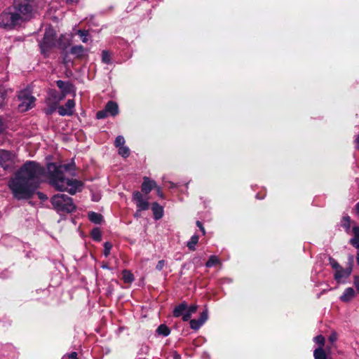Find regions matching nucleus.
<instances>
[{
    "label": "nucleus",
    "instance_id": "1",
    "mask_svg": "<svg viewBox=\"0 0 359 359\" xmlns=\"http://www.w3.org/2000/svg\"><path fill=\"white\" fill-rule=\"evenodd\" d=\"M44 173L45 169L39 163L32 161L25 162L8 182L14 197L18 200L32 198L39 187Z\"/></svg>",
    "mask_w": 359,
    "mask_h": 359
},
{
    "label": "nucleus",
    "instance_id": "2",
    "mask_svg": "<svg viewBox=\"0 0 359 359\" xmlns=\"http://www.w3.org/2000/svg\"><path fill=\"white\" fill-rule=\"evenodd\" d=\"M36 0H13L0 13V28L13 30L30 20L36 13Z\"/></svg>",
    "mask_w": 359,
    "mask_h": 359
},
{
    "label": "nucleus",
    "instance_id": "3",
    "mask_svg": "<svg viewBox=\"0 0 359 359\" xmlns=\"http://www.w3.org/2000/svg\"><path fill=\"white\" fill-rule=\"evenodd\" d=\"M64 172H71L72 176H75V164L69 163L62 165L49 163L48 165V180L50 185L59 191H67L72 195L81 191L83 184L76 179L65 177Z\"/></svg>",
    "mask_w": 359,
    "mask_h": 359
},
{
    "label": "nucleus",
    "instance_id": "4",
    "mask_svg": "<svg viewBox=\"0 0 359 359\" xmlns=\"http://www.w3.org/2000/svg\"><path fill=\"white\" fill-rule=\"evenodd\" d=\"M50 201L55 210L57 212L71 213L75 211L76 208L72 198L65 194H55L51 198Z\"/></svg>",
    "mask_w": 359,
    "mask_h": 359
},
{
    "label": "nucleus",
    "instance_id": "5",
    "mask_svg": "<svg viewBox=\"0 0 359 359\" xmlns=\"http://www.w3.org/2000/svg\"><path fill=\"white\" fill-rule=\"evenodd\" d=\"M353 256L349 257V266L344 269L334 259L330 257V264L334 270V278L338 283H345L352 272Z\"/></svg>",
    "mask_w": 359,
    "mask_h": 359
},
{
    "label": "nucleus",
    "instance_id": "6",
    "mask_svg": "<svg viewBox=\"0 0 359 359\" xmlns=\"http://www.w3.org/2000/svg\"><path fill=\"white\" fill-rule=\"evenodd\" d=\"M55 47H56V33L53 28H46L43 37L39 42L41 53L44 57H48L50 50Z\"/></svg>",
    "mask_w": 359,
    "mask_h": 359
},
{
    "label": "nucleus",
    "instance_id": "7",
    "mask_svg": "<svg viewBox=\"0 0 359 359\" xmlns=\"http://www.w3.org/2000/svg\"><path fill=\"white\" fill-rule=\"evenodd\" d=\"M29 88L21 90L18 92V99L20 102L18 109L20 111H27L34 106L35 97L32 95Z\"/></svg>",
    "mask_w": 359,
    "mask_h": 359
},
{
    "label": "nucleus",
    "instance_id": "8",
    "mask_svg": "<svg viewBox=\"0 0 359 359\" xmlns=\"http://www.w3.org/2000/svg\"><path fill=\"white\" fill-rule=\"evenodd\" d=\"M15 163V154L6 150L0 151V166L6 170L11 169Z\"/></svg>",
    "mask_w": 359,
    "mask_h": 359
},
{
    "label": "nucleus",
    "instance_id": "9",
    "mask_svg": "<svg viewBox=\"0 0 359 359\" xmlns=\"http://www.w3.org/2000/svg\"><path fill=\"white\" fill-rule=\"evenodd\" d=\"M133 200L135 202L137 208L135 215H137L139 212L147 210L149 209V202L147 201V200L143 198V196L140 191H137L133 193Z\"/></svg>",
    "mask_w": 359,
    "mask_h": 359
},
{
    "label": "nucleus",
    "instance_id": "10",
    "mask_svg": "<svg viewBox=\"0 0 359 359\" xmlns=\"http://www.w3.org/2000/svg\"><path fill=\"white\" fill-rule=\"evenodd\" d=\"M208 311L205 309L201 314L198 319H192L190 320V327L192 330H198L208 320Z\"/></svg>",
    "mask_w": 359,
    "mask_h": 359
},
{
    "label": "nucleus",
    "instance_id": "11",
    "mask_svg": "<svg viewBox=\"0 0 359 359\" xmlns=\"http://www.w3.org/2000/svg\"><path fill=\"white\" fill-rule=\"evenodd\" d=\"M75 102L73 100H68L65 106H59L58 114L60 116H71L73 114Z\"/></svg>",
    "mask_w": 359,
    "mask_h": 359
},
{
    "label": "nucleus",
    "instance_id": "12",
    "mask_svg": "<svg viewBox=\"0 0 359 359\" xmlns=\"http://www.w3.org/2000/svg\"><path fill=\"white\" fill-rule=\"evenodd\" d=\"M64 94L57 91L55 89H51L48 92V97L46 100L53 103L59 104V103L65 98Z\"/></svg>",
    "mask_w": 359,
    "mask_h": 359
},
{
    "label": "nucleus",
    "instance_id": "13",
    "mask_svg": "<svg viewBox=\"0 0 359 359\" xmlns=\"http://www.w3.org/2000/svg\"><path fill=\"white\" fill-rule=\"evenodd\" d=\"M56 84L61 90L60 93L64 94L65 97L72 91L73 88L72 84L69 81L58 80L56 81Z\"/></svg>",
    "mask_w": 359,
    "mask_h": 359
},
{
    "label": "nucleus",
    "instance_id": "14",
    "mask_svg": "<svg viewBox=\"0 0 359 359\" xmlns=\"http://www.w3.org/2000/svg\"><path fill=\"white\" fill-rule=\"evenodd\" d=\"M156 184L155 181L149 180V178L144 177V181L142 184V191L144 194H149L155 187Z\"/></svg>",
    "mask_w": 359,
    "mask_h": 359
},
{
    "label": "nucleus",
    "instance_id": "15",
    "mask_svg": "<svg viewBox=\"0 0 359 359\" xmlns=\"http://www.w3.org/2000/svg\"><path fill=\"white\" fill-rule=\"evenodd\" d=\"M104 109L109 116H115L118 114V106L117 103L114 101H109Z\"/></svg>",
    "mask_w": 359,
    "mask_h": 359
},
{
    "label": "nucleus",
    "instance_id": "16",
    "mask_svg": "<svg viewBox=\"0 0 359 359\" xmlns=\"http://www.w3.org/2000/svg\"><path fill=\"white\" fill-rule=\"evenodd\" d=\"M187 310V304L183 302L174 308L172 315L175 318H179L182 316Z\"/></svg>",
    "mask_w": 359,
    "mask_h": 359
},
{
    "label": "nucleus",
    "instance_id": "17",
    "mask_svg": "<svg viewBox=\"0 0 359 359\" xmlns=\"http://www.w3.org/2000/svg\"><path fill=\"white\" fill-rule=\"evenodd\" d=\"M355 295V292L352 287L346 288L340 297L343 302H349Z\"/></svg>",
    "mask_w": 359,
    "mask_h": 359
},
{
    "label": "nucleus",
    "instance_id": "18",
    "mask_svg": "<svg viewBox=\"0 0 359 359\" xmlns=\"http://www.w3.org/2000/svg\"><path fill=\"white\" fill-rule=\"evenodd\" d=\"M151 210L155 219H160L163 215V209L158 203H154L151 205Z\"/></svg>",
    "mask_w": 359,
    "mask_h": 359
},
{
    "label": "nucleus",
    "instance_id": "19",
    "mask_svg": "<svg viewBox=\"0 0 359 359\" xmlns=\"http://www.w3.org/2000/svg\"><path fill=\"white\" fill-rule=\"evenodd\" d=\"M70 53L76 57H82L84 55L85 48L81 45L74 46L71 48Z\"/></svg>",
    "mask_w": 359,
    "mask_h": 359
},
{
    "label": "nucleus",
    "instance_id": "20",
    "mask_svg": "<svg viewBox=\"0 0 359 359\" xmlns=\"http://www.w3.org/2000/svg\"><path fill=\"white\" fill-rule=\"evenodd\" d=\"M88 219L90 222H92L94 224H100L102 221V216L101 214L95 212H90L88 213Z\"/></svg>",
    "mask_w": 359,
    "mask_h": 359
},
{
    "label": "nucleus",
    "instance_id": "21",
    "mask_svg": "<svg viewBox=\"0 0 359 359\" xmlns=\"http://www.w3.org/2000/svg\"><path fill=\"white\" fill-rule=\"evenodd\" d=\"M46 103L47 104V107L44 109V111L47 115L52 114L57 109H58L59 104L53 103L49 101L46 100Z\"/></svg>",
    "mask_w": 359,
    "mask_h": 359
},
{
    "label": "nucleus",
    "instance_id": "22",
    "mask_svg": "<svg viewBox=\"0 0 359 359\" xmlns=\"http://www.w3.org/2000/svg\"><path fill=\"white\" fill-rule=\"evenodd\" d=\"M198 240H199L198 236H197L196 234L193 235L191 237L190 240L187 242V248L190 250L194 251L196 250V245L198 243Z\"/></svg>",
    "mask_w": 359,
    "mask_h": 359
},
{
    "label": "nucleus",
    "instance_id": "23",
    "mask_svg": "<svg viewBox=\"0 0 359 359\" xmlns=\"http://www.w3.org/2000/svg\"><path fill=\"white\" fill-rule=\"evenodd\" d=\"M156 332L158 333V334L159 335H161V336H163V337H167L170 334V328L165 325V324H161L160 325L157 330H156Z\"/></svg>",
    "mask_w": 359,
    "mask_h": 359
},
{
    "label": "nucleus",
    "instance_id": "24",
    "mask_svg": "<svg viewBox=\"0 0 359 359\" xmlns=\"http://www.w3.org/2000/svg\"><path fill=\"white\" fill-rule=\"evenodd\" d=\"M313 356L315 359H327L325 351L321 347H318L314 350Z\"/></svg>",
    "mask_w": 359,
    "mask_h": 359
},
{
    "label": "nucleus",
    "instance_id": "25",
    "mask_svg": "<svg viewBox=\"0 0 359 359\" xmlns=\"http://www.w3.org/2000/svg\"><path fill=\"white\" fill-rule=\"evenodd\" d=\"M123 275V280L126 283H130L134 280V276L133 274L128 270H123L122 272Z\"/></svg>",
    "mask_w": 359,
    "mask_h": 359
},
{
    "label": "nucleus",
    "instance_id": "26",
    "mask_svg": "<svg viewBox=\"0 0 359 359\" xmlns=\"http://www.w3.org/2000/svg\"><path fill=\"white\" fill-rule=\"evenodd\" d=\"M219 263V258L215 255H211L205 263V266L208 268L212 267Z\"/></svg>",
    "mask_w": 359,
    "mask_h": 359
},
{
    "label": "nucleus",
    "instance_id": "27",
    "mask_svg": "<svg viewBox=\"0 0 359 359\" xmlns=\"http://www.w3.org/2000/svg\"><path fill=\"white\" fill-rule=\"evenodd\" d=\"M91 237L94 241H100L102 239V233L100 229H93L91 231Z\"/></svg>",
    "mask_w": 359,
    "mask_h": 359
},
{
    "label": "nucleus",
    "instance_id": "28",
    "mask_svg": "<svg viewBox=\"0 0 359 359\" xmlns=\"http://www.w3.org/2000/svg\"><path fill=\"white\" fill-rule=\"evenodd\" d=\"M65 36L64 35H60L59 39H56V46L58 47L61 50H65L67 48V45L63 42Z\"/></svg>",
    "mask_w": 359,
    "mask_h": 359
},
{
    "label": "nucleus",
    "instance_id": "29",
    "mask_svg": "<svg viewBox=\"0 0 359 359\" xmlns=\"http://www.w3.org/2000/svg\"><path fill=\"white\" fill-rule=\"evenodd\" d=\"M118 154L123 158H127L130 155V149L126 146H122L118 147Z\"/></svg>",
    "mask_w": 359,
    "mask_h": 359
},
{
    "label": "nucleus",
    "instance_id": "30",
    "mask_svg": "<svg viewBox=\"0 0 359 359\" xmlns=\"http://www.w3.org/2000/svg\"><path fill=\"white\" fill-rule=\"evenodd\" d=\"M102 61L105 64L111 63V55L107 50L102 52Z\"/></svg>",
    "mask_w": 359,
    "mask_h": 359
},
{
    "label": "nucleus",
    "instance_id": "31",
    "mask_svg": "<svg viewBox=\"0 0 359 359\" xmlns=\"http://www.w3.org/2000/svg\"><path fill=\"white\" fill-rule=\"evenodd\" d=\"M342 226L344 228L346 229V231H348L351 227V218L349 216L346 215L343 217L342 220Z\"/></svg>",
    "mask_w": 359,
    "mask_h": 359
},
{
    "label": "nucleus",
    "instance_id": "32",
    "mask_svg": "<svg viewBox=\"0 0 359 359\" xmlns=\"http://www.w3.org/2000/svg\"><path fill=\"white\" fill-rule=\"evenodd\" d=\"M111 248H112V245L111 243H109V242L104 243L103 253H104V255L105 257H107L109 255Z\"/></svg>",
    "mask_w": 359,
    "mask_h": 359
},
{
    "label": "nucleus",
    "instance_id": "33",
    "mask_svg": "<svg viewBox=\"0 0 359 359\" xmlns=\"http://www.w3.org/2000/svg\"><path fill=\"white\" fill-rule=\"evenodd\" d=\"M6 98V90L4 87H0V107L3 106Z\"/></svg>",
    "mask_w": 359,
    "mask_h": 359
},
{
    "label": "nucleus",
    "instance_id": "34",
    "mask_svg": "<svg viewBox=\"0 0 359 359\" xmlns=\"http://www.w3.org/2000/svg\"><path fill=\"white\" fill-rule=\"evenodd\" d=\"M125 144V139L123 136L118 135L116 137L114 141V145L116 147L118 148L120 147L123 146Z\"/></svg>",
    "mask_w": 359,
    "mask_h": 359
},
{
    "label": "nucleus",
    "instance_id": "35",
    "mask_svg": "<svg viewBox=\"0 0 359 359\" xmlns=\"http://www.w3.org/2000/svg\"><path fill=\"white\" fill-rule=\"evenodd\" d=\"M78 34L81 36V41L83 43H86L88 41V32L87 30L79 29L78 31Z\"/></svg>",
    "mask_w": 359,
    "mask_h": 359
},
{
    "label": "nucleus",
    "instance_id": "36",
    "mask_svg": "<svg viewBox=\"0 0 359 359\" xmlns=\"http://www.w3.org/2000/svg\"><path fill=\"white\" fill-rule=\"evenodd\" d=\"M314 341L319 345V347L323 348L325 344V338L322 335H318L314 338Z\"/></svg>",
    "mask_w": 359,
    "mask_h": 359
},
{
    "label": "nucleus",
    "instance_id": "37",
    "mask_svg": "<svg viewBox=\"0 0 359 359\" xmlns=\"http://www.w3.org/2000/svg\"><path fill=\"white\" fill-rule=\"evenodd\" d=\"M109 115L108 114L105 109L101 111H98L96 114V118L97 119H103L107 117Z\"/></svg>",
    "mask_w": 359,
    "mask_h": 359
},
{
    "label": "nucleus",
    "instance_id": "38",
    "mask_svg": "<svg viewBox=\"0 0 359 359\" xmlns=\"http://www.w3.org/2000/svg\"><path fill=\"white\" fill-rule=\"evenodd\" d=\"M63 359H79L77 357V353L75 351H73L70 353L65 354L63 356Z\"/></svg>",
    "mask_w": 359,
    "mask_h": 359
},
{
    "label": "nucleus",
    "instance_id": "39",
    "mask_svg": "<svg viewBox=\"0 0 359 359\" xmlns=\"http://www.w3.org/2000/svg\"><path fill=\"white\" fill-rule=\"evenodd\" d=\"M350 243L357 249H359V238L353 237L350 240Z\"/></svg>",
    "mask_w": 359,
    "mask_h": 359
},
{
    "label": "nucleus",
    "instance_id": "40",
    "mask_svg": "<svg viewBox=\"0 0 359 359\" xmlns=\"http://www.w3.org/2000/svg\"><path fill=\"white\" fill-rule=\"evenodd\" d=\"M198 306L195 304L191 305L190 306H187V311L190 313L191 315L195 313L197 311Z\"/></svg>",
    "mask_w": 359,
    "mask_h": 359
},
{
    "label": "nucleus",
    "instance_id": "41",
    "mask_svg": "<svg viewBox=\"0 0 359 359\" xmlns=\"http://www.w3.org/2000/svg\"><path fill=\"white\" fill-rule=\"evenodd\" d=\"M165 264V260L162 259V260H160L158 261V262L156 264V269L158 270V271H161L163 269V268L164 267Z\"/></svg>",
    "mask_w": 359,
    "mask_h": 359
},
{
    "label": "nucleus",
    "instance_id": "42",
    "mask_svg": "<svg viewBox=\"0 0 359 359\" xmlns=\"http://www.w3.org/2000/svg\"><path fill=\"white\" fill-rule=\"evenodd\" d=\"M191 314L190 313H189L187 311H186L184 314L182 316V319L183 321H188L190 320L191 317Z\"/></svg>",
    "mask_w": 359,
    "mask_h": 359
},
{
    "label": "nucleus",
    "instance_id": "43",
    "mask_svg": "<svg viewBox=\"0 0 359 359\" xmlns=\"http://www.w3.org/2000/svg\"><path fill=\"white\" fill-rule=\"evenodd\" d=\"M352 231L354 234V237L359 238V226H353Z\"/></svg>",
    "mask_w": 359,
    "mask_h": 359
},
{
    "label": "nucleus",
    "instance_id": "44",
    "mask_svg": "<svg viewBox=\"0 0 359 359\" xmlns=\"http://www.w3.org/2000/svg\"><path fill=\"white\" fill-rule=\"evenodd\" d=\"M353 283H354V285L356 288V290L358 291L359 292V276H355L354 277V281H353Z\"/></svg>",
    "mask_w": 359,
    "mask_h": 359
},
{
    "label": "nucleus",
    "instance_id": "45",
    "mask_svg": "<svg viewBox=\"0 0 359 359\" xmlns=\"http://www.w3.org/2000/svg\"><path fill=\"white\" fill-rule=\"evenodd\" d=\"M196 226L200 229V230L202 231L203 234L205 233V230L203 226V224L200 221L196 222Z\"/></svg>",
    "mask_w": 359,
    "mask_h": 359
},
{
    "label": "nucleus",
    "instance_id": "46",
    "mask_svg": "<svg viewBox=\"0 0 359 359\" xmlns=\"http://www.w3.org/2000/svg\"><path fill=\"white\" fill-rule=\"evenodd\" d=\"M337 334L335 333H333L332 334L330 337H329V341L332 343H334L337 341Z\"/></svg>",
    "mask_w": 359,
    "mask_h": 359
},
{
    "label": "nucleus",
    "instance_id": "47",
    "mask_svg": "<svg viewBox=\"0 0 359 359\" xmlns=\"http://www.w3.org/2000/svg\"><path fill=\"white\" fill-rule=\"evenodd\" d=\"M37 195L39 196V198L41 199V200H45V199H47V197L46 196L41 193V192H37Z\"/></svg>",
    "mask_w": 359,
    "mask_h": 359
},
{
    "label": "nucleus",
    "instance_id": "48",
    "mask_svg": "<svg viewBox=\"0 0 359 359\" xmlns=\"http://www.w3.org/2000/svg\"><path fill=\"white\" fill-rule=\"evenodd\" d=\"M355 148L359 150V135L355 139Z\"/></svg>",
    "mask_w": 359,
    "mask_h": 359
},
{
    "label": "nucleus",
    "instance_id": "49",
    "mask_svg": "<svg viewBox=\"0 0 359 359\" xmlns=\"http://www.w3.org/2000/svg\"><path fill=\"white\" fill-rule=\"evenodd\" d=\"M3 130H4V123H3L2 118L0 117V133L3 131Z\"/></svg>",
    "mask_w": 359,
    "mask_h": 359
},
{
    "label": "nucleus",
    "instance_id": "50",
    "mask_svg": "<svg viewBox=\"0 0 359 359\" xmlns=\"http://www.w3.org/2000/svg\"><path fill=\"white\" fill-rule=\"evenodd\" d=\"M173 358L174 359H181V355L179 353H177V352H175L173 354Z\"/></svg>",
    "mask_w": 359,
    "mask_h": 359
},
{
    "label": "nucleus",
    "instance_id": "51",
    "mask_svg": "<svg viewBox=\"0 0 359 359\" xmlns=\"http://www.w3.org/2000/svg\"><path fill=\"white\" fill-rule=\"evenodd\" d=\"M355 210L357 213L359 215V202L355 205Z\"/></svg>",
    "mask_w": 359,
    "mask_h": 359
},
{
    "label": "nucleus",
    "instance_id": "52",
    "mask_svg": "<svg viewBox=\"0 0 359 359\" xmlns=\"http://www.w3.org/2000/svg\"><path fill=\"white\" fill-rule=\"evenodd\" d=\"M356 261H357L358 265L359 266V251L357 253Z\"/></svg>",
    "mask_w": 359,
    "mask_h": 359
},
{
    "label": "nucleus",
    "instance_id": "53",
    "mask_svg": "<svg viewBox=\"0 0 359 359\" xmlns=\"http://www.w3.org/2000/svg\"><path fill=\"white\" fill-rule=\"evenodd\" d=\"M158 194L160 197H161V198L163 197V194L159 188L158 189Z\"/></svg>",
    "mask_w": 359,
    "mask_h": 359
}]
</instances>
